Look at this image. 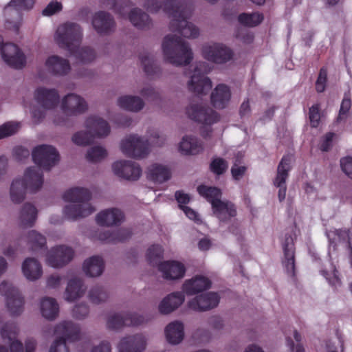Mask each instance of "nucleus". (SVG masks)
<instances>
[{"label":"nucleus","instance_id":"obj_1","mask_svg":"<svg viewBox=\"0 0 352 352\" xmlns=\"http://www.w3.org/2000/svg\"><path fill=\"white\" fill-rule=\"evenodd\" d=\"M165 10L170 16V29L178 32L182 36L188 39H195L200 35L199 28L191 22L187 21L192 13L191 6L182 3V0H164Z\"/></svg>","mask_w":352,"mask_h":352},{"label":"nucleus","instance_id":"obj_2","mask_svg":"<svg viewBox=\"0 0 352 352\" xmlns=\"http://www.w3.org/2000/svg\"><path fill=\"white\" fill-rule=\"evenodd\" d=\"M63 198L69 203L63 209L65 218L69 221H76L91 215L96 208L90 203L91 193L89 189L82 187H74L66 190Z\"/></svg>","mask_w":352,"mask_h":352},{"label":"nucleus","instance_id":"obj_3","mask_svg":"<svg viewBox=\"0 0 352 352\" xmlns=\"http://www.w3.org/2000/svg\"><path fill=\"white\" fill-rule=\"evenodd\" d=\"M161 49L164 60L176 67L188 65L194 58L190 43L176 34L165 36Z\"/></svg>","mask_w":352,"mask_h":352},{"label":"nucleus","instance_id":"obj_4","mask_svg":"<svg viewBox=\"0 0 352 352\" xmlns=\"http://www.w3.org/2000/svg\"><path fill=\"white\" fill-rule=\"evenodd\" d=\"M59 101L60 96L55 89L41 87L34 92V104L25 103L24 106L30 109L33 122L38 124L45 118L47 111L56 107Z\"/></svg>","mask_w":352,"mask_h":352},{"label":"nucleus","instance_id":"obj_5","mask_svg":"<svg viewBox=\"0 0 352 352\" xmlns=\"http://www.w3.org/2000/svg\"><path fill=\"white\" fill-rule=\"evenodd\" d=\"M197 191L211 204L213 214L221 222H228L236 215L235 206L230 201L221 199V190L215 187L201 185Z\"/></svg>","mask_w":352,"mask_h":352},{"label":"nucleus","instance_id":"obj_6","mask_svg":"<svg viewBox=\"0 0 352 352\" xmlns=\"http://www.w3.org/2000/svg\"><path fill=\"white\" fill-rule=\"evenodd\" d=\"M60 109L63 116H56L53 122L59 126H71L69 117L77 116L85 113L88 110V104L84 98L76 94H68L60 100Z\"/></svg>","mask_w":352,"mask_h":352},{"label":"nucleus","instance_id":"obj_7","mask_svg":"<svg viewBox=\"0 0 352 352\" xmlns=\"http://www.w3.org/2000/svg\"><path fill=\"white\" fill-rule=\"evenodd\" d=\"M186 113L191 120L202 124L201 134L204 138L211 137L212 130L210 125L219 120L218 113L209 106L201 104H191L187 107Z\"/></svg>","mask_w":352,"mask_h":352},{"label":"nucleus","instance_id":"obj_8","mask_svg":"<svg viewBox=\"0 0 352 352\" xmlns=\"http://www.w3.org/2000/svg\"><path fill=\"white\" fill-rule=\"evenodd\" d=\"M122 153L131 158L142 160L151 153L148 140L136 133L124 136L120 142Z\"/></svg>","mask_w":352,"mask_h":352},{"label":"nucleus","instance_id":"obj_9","mask_svg":"<svg viewBox=\"0 0 352 352\" xmlns=\"http://www.w3.org/2000/svg\"><path fill=\"white\" fill-rule=\"evenodd\" d=\"M210 72L208 65L204 61L197 62L192 73L186 82L188 90L196 95L205 96L211 89L212 82L204 73Z\"/></svg>","mask_w":352,"mask_h":352},{"label":"nucleus","instance_id":"obj_10","mask_svg":"<svg viewBox=\"0 0 352 352\" xmlns=\"http://www.w3.org/2000/svg\"><path fill=\"white\" fill-rule=\"evenodd\" d=\"M82 35V29L79 24L68 22L57 28L55 40L60 47L72 52L80 45Z\"/></svg>","mask_w":352,"mask_h":352},{"label":"nucleus","instance_id":"obj_11","mask_svg":"<svg viewBox=\"0 0 352 352\" xmlns=\"http://www.w3.org/2000/svg\"><path fill=\"white\" fill-rule=\"evenodd\" d=\"M0 294L6 298V304L10 315L18 316L24 309V299L19 289L11 283L3 280L0 283Z\"/></svg>","mask_w":352,"mask_h":352},{"label":"nucleus","instance_id":"obj_12","mask_svg":"<svg viewBox=\"0 0 352 352\" xmlns=\"http://www.w3.org/2000/svg\"><path fill=\"white\" fill-rule=\"evenodd\" d=\"M201 54L208 61L223 65L232 60V50L222 43L209 42L205 43L201 48Z\"/></svg>","mask_w":352,"mask_h":352},{"label":"nucleus","instance_id":"obj_13","mask_svg":"<svg viewBox=\"0 0 352 352\" xmlns=\"http://www.w3.org/2000/svg\"><path fill=\"white\" fill-rule=\"evenodd\" d=\"M74 256V250L72 248L66 245H57L47 252L45 262L52 268L61 269L68 265Z\"/></svg>","mask_w":352,"mask_h":352},{"label":"nucleus","instance_id":"obj_14","mask_svg":"<svg viewBox=\"0 0 352 352\" xmlns=\"http://www.w3.org/2000/svg\"><path fill=\"white\" fill-rule=\"evenodd\" d=\"M32 160L41 168L50 170L60 160L56 148L51 145L42 144L36 146L32 152Z\"/></svg>","mask_w":352,"mask_h":352},{"label":"nucleus","instance_id":"obj_15","mask_svg":"<svg viewBox=\"0 0 352 352\" xmlns=\"http://www.w3.org/2000/svg\"><path fill=\"white\" fill-rule=\"evenodd\" d=\"M112 170L118 177L127 181H137L142 176L140 166L131 160H118L112 164Z\"/></svg>","mask_w":352,"mask_h":352},{"label":"nucleus","instance_id":"obj_16","mask_svg":"<svg viewBox=\"0 0 352 352\" xmlns=\"http://www.w3.org/2000/svg\"><path fill=\"white\" fill-rule=\"evenodd\" d=\"M83 126L85 129L88 130L94 140L95 139H104L110 135L111 131L108 121L96 115L87 117Z\"/></svg>","mask_w":352,"mask_h":352},{"label":"nucleus","instance_id":"obj_17","mask_svg":"<svg viewBox=\"0 0 352 352\" xmlns=\"http://www.w3.org/2000/svg\"><path fill=\"white\" fill-rule=\"evenodd\" d=\"M20 177L30 194L38 192L44 185L43 170L41 167L37 166L26 168Z\"/></svg>","mask_w":352,"mask_h":352},{"label":"nucleus","instance_id":"obj_18","mask_svg":"<svg viewBox=\"0 0 352 352\" xmlns=\"http://www.w3.org/2000/svg\"><path fill=\"white\" fill-rule=\"evenodd\" d=\"M53 333L57 338L55 340H63L66 342H76L80 338V328L78 324L71 320H63L53 328Z\"/></svg>","mask_w":352,"mask_h":352},{"label":"nucleus","instance_id":"obj_19","mask_svg":"<svg viewBox=\"0 0 352 352\" xmlns=\"http://www.w3.org/2000/svg\"><path fill=\"white\" fill-rule=\"evenodd\" d=\"M292 157L289 155L284 156L280 162L277 168V175L274 181V184L278 188V197L281 202L285 199L286 196V179L288 177V172L291 168V162Z\"/></svg>","mask_w":352,"mask_h":352},{"label":"nucleus","instance_id":"obj_20","mask_svg":"<svg viewBox=\"0 0 352 352\" xmlns=\"http://www.w3.org/2000/svg\"><path fill=\"white\" fill-rule=\"evenodd\" d=\"M91 23L96 32L101 35H109L115 32L116 28L113 16L104 11L96 12Z\"/></svg>","mask_w":352,"mask_h":352},{"label":"nucleus","instance_id":"obj_21","mask_svg":"<svg viewBox=\"0 0 352 352\" xmlns=\"http://www.w3.org/2000/svg\"><path fill=\"white\" fill-rule=\"evenodd\" d=\"M158 270L164 279L177 280L184 278L186 268L183 263L172 260L160 263Z\"/></svg>","mask_w":352,"mask_h":352},{"label":"nucleus","instance_id":"obj_22","mask_svg":"<svg viewBox=\"0 0 352 352\" xmlns=\"http://www.w3.org/2000/svg\"><path fill=\"white\" fill-rule=\"evenodd\" d=\"M147 340L142 333L122 337L118 345V352H142L146 346Z\"/></svg>","mask_w":352,"mask_h":352},{"label":"nucleus","instance_id":"obj_23","mask_svg":"<svg viewBox=\"0 0 352 352\" xmlns=\"http://www.w3.org/2000/svg\"><path fill=\"white\" fill-rule=\"evenodd\" d=\"M219 302V296L214 292H207L188 302V307L196 311H205L214 308Z\"/></svg>","mask_w":352,"mask_h":352},{"label":"nucleus","instance_id":"obj_24","mask_svg":"<svg viewBox=\"0 0 352 352\" xmlns=\"http://www.w3.org/2000/svg\"><path fill=\"white\" fill-rule=\"evenodd\" d=\"M95 219L100 226L113 227L120 226L124 222V214L119 208H110L99 212Z\"/></svg>","mask_w":352,"mask_h":352},{"label":"nucleus","instance_id":"obj_25","mask_svg":"<svg viewBox=\"0 0 352 352\" xmlns=\"http://www.w3.org/2000/svg\"><path fill=\"white\" fill-rule=\"evenodd\" d=\"M231 96L230 87L226 84L220 83L212 90L210 102L214 108L223 109L229 104Z\"/></svg>","mask_w":352,"mask_h":352},{"label":"nucleus","instance_id":"obj_26","mask_svg":"<svg viewBox=\"0 0 352 352\" xmlns=\"http://www.w3.org/2000/svg\"><path fill=\"white\" fill-rule=\"evenodd\" d=\"M86 290L87 287L83 280L79 277H73L67 281L63 298L67 302H74L81 298L85 295Z\"/></svg>","mask_w":352,"mask_h":352},{"label":"nucleus","instance_id":"obj_27","mask_svg":"<svg viewBox=\"0 0 352 352\" xmlns=\"http://www.w3.org/2000/svg\"><path fill=\"white\" fill-rule=\"evenodd\" d=\"M123 18H128L130 22L138 29H145L150 27L151 21L149 16L140 8H133L126 15L124 8L116 11Z\"/></svg>","mask_w":352,"mask_h":352},{"label":"nucleus","instance_id":"obj_28","mask_svg":"<svg viewBox=\"0 0 352 352\" xmlns=\"http://www.w3.org/2000/svg\"><path fill=\"white\" fill-rule=\"evenodd\" d=\"M21 272L25 279L31 282L41 279L43 274L42 264L33 257H28L23 261Z\"/></svg>","mask_w":352,"mask_h":352},{"label":"nucleus","instance_id":"obj_29","mask_svg":"<svg viewBox=\"0 0 352 352\" xmlns=\"http://www.w3.org/2000/svg\"><path fill=\"white\" fill-rule=\"evenodd\" d=\"M184 300L185 296L182 292H173L160 301L157 307L158 311L161 314L168 315L178 309Z\"/></svg>","mask_w":352,"mask_h":352},{"label":"nucleus","instance_id":"obj_30","mask_svg":"<svg viewBox=\"0 0 352 352\" xmlns=\"http://www.w3.org/2000/svg\"><path fill=\"white\" fill-rule=\"evenodd\" d=\"M116 104L121 109L132 113H138L144 108L145 102L140 96L125 94L117 98Z\"/></svg>","mask_w":352,"mask_h":352},{"label":"nucleus","instance_id":"obj_31","mask_svg":"<svg viewBox=\"0 0 352 352\" xmlns=\"http://www.w3.org/2000/svg\"><path fill=\"white\" fill-rule=\"evenodd\" d=\"M45 67L47 72L57 76H65L71 69L69 61L56 55L49 56L45 62Z\"/></svg>","mask_w":352,"mask_h":352},{"label":"nucleus","instance_id":"obj_32","mask_svg":"<svg viewBox=\"0 0 352 352\" xmlns=\"http://www.w3.org/2000/svg\"><path fill=\"white\" fill-rule=\"evenodd\" d=\"M166 340L171 345L179 344L184 338V324L178 320L168 323L164 328Z\"/></svg>","mask_w":352,"mask_h":352},{"label":"nucleus","instance_id":"obj_33","mask_svg":"<svg viewBox=\"0 0 352 352\" xmlns=\"http://www.w3.org/2000/svg\"><path fill=\"white\" fill-rule=\"evenodd\" d=\"M211 286L210 280L203 276H196L185 280L182 285L183 292L191 296L209 289Z\"/></svg>","mask_w":352,"mask_h":352},{"label":"nucleus","instance_id":"obj_34","mask_svg":"<svg viewBox=\"0 0 352 352\" xmlns=\"http://www.w3.org/2000/svg\"><path fill=\"white\" fill-rule=\"evenodd\" d=\"M283 248L284 252L283 265L287 275L293 277L295 275V252L292 237H286Z\"/></svg>","mask_w":352,"mask_h":352},{"label":"nucleus","instance_id":"obj_35","mask_svg":"<svg viewBox=\"0 0 352 352\" xmlns=\"http://www.w3.org/2000/svg\"><path fill=\"white\" fill-rule=\"evenodd\" d=\"M3 14L7 28L17 31L21 23V15L19 8L11 0L4 8Z\"/></svg>","mask_w":352,"mask_h":352},{"label":"nucleus","instance_id":"obj_36","mask_svg":"<svg viewBox=\"0 0 352 352\" xmlns=\"http://www.w3.org/2000/svg\"><path fill=\"white\" fill-rule=\"evenodd\" d=\"M39 309L41 316L47 320H54L58 316L59 305L52 297L42 298L40 300Z\"/></svg>","mask_w":352,"mask_h":352},{"label":"nucleus","instance_id":"obj_37","mask_svg":"<svg viewBox=\"0 0 352 352\" xmlns=\"http://www.w3.org/2000/svg\"><path fill=\"white\" fill-rule=\"evenodd\" d=\"M202 150L201 142L192 135H184L179 144V151L183 155H197Z\"/></svg>","mask_w":352,"mask_h":352},{"label":"nucleus","instance_id":"obj_38","mask_svg":"<svg viewBox=\"0 0 352 352\" xmlns=\"http://www.w3.org/2000/svg\"><path fill=\"white\" fill-rule=\"evenodd\" d=\"M38 214L36 206L30 202L25 203L19 213L18 221L21 226L32 227L34 224Z\"/></svg>","mask_w":352,"mask_h":352},{"label":"nucleus","instance_id":"obj_39","mask_svg":"<svg viewBox=\"0 0 352 352\" xmlns=\"http://www.w3.org/2000/svg\"><path fill=\"white\" fill-rule=\"evenodd\" d=\"M82 270L88 276H100L104 270V260L99 256L89 257L84 261Z\"/></svg>","mask_w":352,"mask_h":352},{"label":"nucleus","instance_id":"obj_40","mask_svg":"<svg viewBox=\"0 0 352 352\" xmlns=\"http://www.w3.org/2000/svg\"><path fill=\"white\" fill-rule=\"evenodd\" d=\"M170 171L168 167L160 164H153L148 168L147 177L156 184H162L170 178Z\"/></svg>","mask_w":352,"mask_h":352},{"label":"nucleus","instance_id":"obj_41","mask_svg":"<svg viewBox=\"0 0 352 352\" xmlns=\"http://www.w3.org/2000/svg\"><path fill=\"white\" fill-rule=\"evenodd\" d=\"M131 235L129 230L126 229H120L115 232L100 231L96 232L94 237L104 243H118L123 241Z\"/></svg>","mask_w":352,"mask_h":352},{"label":"nucleus","instance_id":"obj_42","mask_svg":"<svg viewBox=\"0 0 352 352\" xmlns=\"http://www.w3.org/2000/svg\"><path fill=\"white\" fill-rule=\"evenodd\" d=\"M27 193H28V189L21 177L14 179L11 182L9 191L10 201L15 204H19L25 199Z\"/></svg>","mask_w":352,"mask_h":352},{"label":"nucleus","instance_id":"obj_43","mask_svg":"<svg viewBox=\"0 0 352 352\" xmlns=\"http://www.w3.org/2000/svg\"><path fill=\"white\" fill-rule=\"evenodd\" d=\"M110 298V293L104 287L94 285L91 287L87 293V298L90 302L94 305H101L107 302Z\"/></svg>","mask_w":352,"mask_h":352},{"label":"nucleus","instance_id":"obj_44","mask_svg":"<svg viewBox=\"0 0 352 352\" xmlns=\"http://www.w3.org/2000/svg\"><path fill=\"white\" fill-rule=\"evenodd\" d=\"M78 62L82 64H88L93 62L96 58L95 51L89 47L77 46L74 51L69 52Z\"/></svg>","mask_w":352,"mask_h":352},{"label":"nucleus","instance_id":"obj_45","mask_svg":"<svg viewBox=\"0 0 352 352\" xmlns=\"http://www.w3.org/2000/svg\"><path fill=\"white\" fill-rule=\"evenodd\" d=\"M25 239L28 248L33 252H37L46 246V238L34 230L29 231Z\"/></svg>","mask_w":352,"mask_h":352},{"label":"nucleus","instance_id":"obj_46","mask_svg":"<svg viewBox=\"0 0 352 352\" xmlns=\"http://www.w3.org/2000/svg\"><path fill=\"white\" fill-rule=\"evenodd\" d=\"M139 58L145 73L148 76H153L158 73L159 67L156 63L154 56L147 52L140 54Z\"/></svg>","mask_w":352,"mask_h":352},{"label":"nucleus","instance_id":"obj_47","mask_svg":"<svg viewBox=\"0 0 352 352\" xmlns=\"http://www.w3.org/2000/svg\"><path fill=\"white\" fill-rule=\"evenodd\" d=\"M108 156L107 148L102 145H95L89 147L85 154V159L91 163H99Z\"/></svg>","mask_w":352,"mask_h":352},{"label":"nucleus","instance_id":"obj_48","mask_svg":"<svg viewBox=\"0 0 352 352\" xmlns=\"http://www.w3.org/2000/svg\"><path fill=\"white\" fill-rule=\"evenodd\" d=\"M106 325L112 330H118L127 326L126 312L110 314L107 318Z\"/></svg>","mask_w":352,"mask_h":352},{"label":"nucleus","instance_id":"obj_49","mask_svg":"<svg viewBox=\"0 0 352 352\" xmlns=\"http://www.w3.org/2000/svg\"><path fill=\"white\" fill-rule=\"evenodd\" d=\"M71 141L76 146H87L94 142V139L88 130H80L75 132L71 137Z\"/></svg>","mask_w":352,"mask_h":352},{"label":"nucleus","instance_id":"obj_50","mask_svg":"<svg viewBox=\"0 0 352 352\" xmlns=\"http://www.w3.org/2000/svg\"><path fill=\"white\" fill-rule=\"evenodd\" d=\"M19 333V328L15 323H6L1 329L0 335L1 338L8 342L17 340L16 336Z\"/></svg>","mask_w":352,"mask_h":352},{"label":"nucleus","instance_id":"obj_51","mask_svg":"<svg viewBox=\"0 0 352 352\" xmlns=\"http://www.w3.org/2000/svg\"><path fill=\"white\" fill-rule=\"evenodd\" d=\"M137 91L143 99L144 98L148 101L155 102L160 98L159 92L149 84H144L139 87Z\"/></svg>","mask_w":352,"mask_h":352},{"label":"nucleus","instance_id":"obj_52","mask_svg":"<svg viewBox=\"0 0 352 352\" xmlns=\"http://www.w3.org/2000/svg\"><path fill=\"white\" fill-rule=\"evenodd\" d=\"M263 20V16L258 12L243 13L239 16V21L250 27H254L261 23Z\"/></svg>","mask_w":352,"mask_h":352},{"label":"nucleus","instance_id":"obj_53","mask_svg":"<svg viewBox=\"0 0 352 352\" xmlns=\"http://www.w3.org/2000/svg\"><path fill=\"white\" fill-rule=\"evenodd\" d=\"M164 250L160 245L150 246L146 252L148 261L153 265L158 264L159 261L163 257Z\"/></svg>","mask_w":352,"mask_h":352},{"label":"nucleus","instance_id":"obj_54","mask_svg":"<svg viewBox=\"0 0 352 352\" xmlns=\"http://www.w3.org/2000/svg\"><path fill=\"white\" fill-rule=\"evenodd\" d=\"M64 277L58 274L53 273L46 277L45 287L48 290L58 291L63 285Z\"/></svg>","mask_w":352,"mask_h":352},{"label":"nucleus","instance_id":"obj_55","mask_svg":"<svg viewBox=\"0 0 352 352\" xmlns=\"http://www.w3.org/2000/svg\"><path fill=\"white\" fill-rule=\"evenodd\" d=\"M126 325L129 327H138L148 322V318L143 314L135 312H126Z\"/></svg>","mask_w":352,"mask_h":352},{"label":"nucleus","instance_id":"obj_56","mask_svg":"<svg viewBox=\"0 0 352 352\" xmlns=\"http://www.w3.org/2000/svg\"><path fill=\"white\" fill-rule=\"evenodd\" d=\"M146 139L148 140L150 148L151 146L161 147L165 144L166 140V137L157 130L148 131Z\"/></svg>","mask_w":352,"mask_h":352},{"label":"nucleus","instance_id":"obj_57","mask_svg":"<svg viewBox=\"0 0 352 352\" xmlns=\"http://www.w3.org/2000/svg\"><path fill=\"white\" fill-rule=\"evenodd\" d=\"M20 123L8 122L0 126V140L15 134L20 129Z\"/></svg>","mask_w":352,"mask_h":352},{"label":"nucleus","instance_id":"obj_58","mask_svg":"<svg viewBox=\"0 0 352 352\" xmlns=\"http://www.w3.org/2000/svg\"><path fill=\"white\" fill-rule=\"evenodd\" d=\"M228 166L227 162L220 157L214 159L210 164L211 170L217 175L223 174L227 170Z\"/></svg>","mask_w":352,"mask_h":352},{"label":"nucleus","instance_id":"obj_59","mask_svg":"<svg viewBox=\"0 0 352 352\" xmlns=\"http://www.w3.org/2000/svg\"><path fill=\"white\" fill-rule=\"evenodd\" d=\"M144 6L151 12H157L161 9L164 10L166 13L168 14V13L165 10V1L163 0L162 3L159 0H145Z\"/></svg>","mask_w":352,"mask_h":352},{"label":"nucleus","instance_id":"obj_60","mask_svg":"<svg viewBox=\"0 0 352 352\" xmlns=\"http://www.w3.org/2000/svg\"><path fill=\"white\" fill-rule=\"evenodd\" d=\"M20 252H22V248L19 241L13 245H8L3 250V254L9 258H15Z\"/></svg>","mask_w":352,"mask_h":352},{"label":"nucleus","instance_id":"obj_61","mask_svg":"<svg viewBox=\"0 0 352 352\" xmlns=\"http://www.w3.org/2000/svg\"><path fill=\"white\" fill-rule=\"evenodd\" d=\"M89 307L85 303H80L74 306L72 314L77 319H83L89 314Z\"/></svg>","mask_w":352,"mask_h":352},{"label":"nucleus","instance_id":"obj_62","mask_svg":"<svg viewBox=\"0 0 352 352\" xmlns=\"http://www.w3.org/2000/svg\"><path fill=\"white\" fill-rule=\"evenodd\" d=\"M351 106V100L348 98H344L341 103L339 115L337 118V122H341L346 119Z\"/></svg>","mask_w":352,"mask_h":352},{"label":"nucleus","instance_id":"obj_63","mask_svg":"<svg viewBox=\"0 0 352 352\" xmlns=\"http://www.w3.org/2000/svg\"><path fill=\"white\" fill-rule=\"evenodd\" d=\"M49 352H69V349L63 340H54L50 347Z\"/></svg>","mask_w":352,"mask_h":352},{"label":"nucleus","instance_id":"obj_64","mask_svg":"<svg viewBox=\"0 0 352 352\" xmlns=\"http://www.w3.org/2000/svg\"><path fill=\"white\" fill-rule=\"evenodd\" d=\"M340 167L344 174L352 179V157H346L341 159Z\"/></svg>","mask_w":352,"mask_h":352}]
</instances>
